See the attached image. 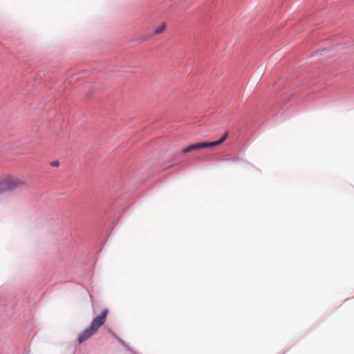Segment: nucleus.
<instances>
[{
    "mask_svg": "<svg viewBox=\"0 0 354 354\" xmlns=\"http://www.w3.org/2000/svg\"><path fill=\"white\" fill-rule=\"evenodd\" d=\"M228 133L225 132V133L223 135V136L218 140L214 141V142H198L190 145L183 149V153H188L193 150H198L203 148H207V147H214L216 146H218L221 145L222 142H223L227 138Z\"/></svg>",
    "mask_w": 354,
    "mask_h": 354,
    "instance_id": "f257e3e1",
    "label": "nucleus"
},
{
    "mask_svg": "<svg viewBox=\"0 0 354 354\" xmlns=\"http://www.w3.org/2000/svg\"><path fill=\"white\" fill-rule=\"evenodd\" d=\"M0 182L4 192L21 187L25 185L24 180L16 176H6L0 178Z\"/></svg>",
    "mask_w": 354,
    "mask_h": 354,
    "instance_id": "f03ea898",
    "label": "nucleus"
},
{
    "mask_svg": "<svg viewBox=\"0 0 354 354\" xmlns=\"http://www.w3.org/2000/svg\"><path fill=\"white\" fill-rule=\"evenodd\" d=\"M107 314L108 310H104L98 316L92 320L89 326L96 332L97 329L104 324Z\"/></svg>",
    "mask_w": 354,
    "mask_h": 354,
    "instance_id": "7ed1b4c3",
    "label": "nucleus"
},
{
    "mask_svg": "<svg viewBox=\"0 0 354 354\" xmlns=\"http://www.w3.org/2000/svg\"><path fill=\"white\" fill-rule=\"evenodd\" d=\"M95 331L89 326L86 329H84L78 337V342L80 344L83 343L86 340H87L89 337H91L93 335H94Z\"/></svg>",
    "mask_w": 354,
    "mask_h": 354,
    "instance_id": "20e7f679",
    "label": "nucleus"
},
{
    "mask_svg": "<svg viewBox=\"0 0 354 354\" xmlns=\"http://www.w3.org/2000/svg\"><path fill=\"white\" fill-rule=\"evenodd\" d=\"M166 28V24L165 23L161 24L158 27L154 29L153 34L156 35L162 33Z\"/></svg>",
    "mask_w": 354,
    "mask_h": 354,
    "instance_id": "39448f33",
    "label": "nucleus"
},
{
    "mask_svg": "<svg viewBox=\"0 0 354 354\" xmlns=\"http://www.w3.org/2000/svg\"><path fill=\"white\" fill-rule=\"evenodd\" d=\"M51 165L53 167H57L59 166V162L58 161H53L51 162Z\"/></svg>",
    "mask_w": 354,
    "mask_h": 354,
    "instance_id": "423d86ee",
    "label": "nucleus"
}]
</instances>
